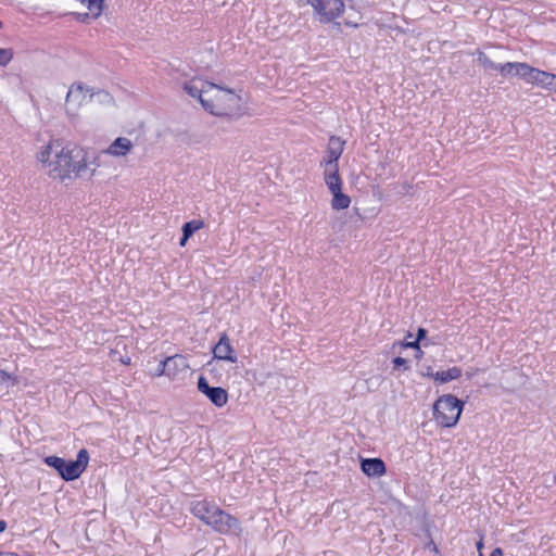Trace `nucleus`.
Returning a JSON list of instances; mask_svg holds the SVG:
<instances>
[{"mask_svg": "<svg viewBox=\"0 0 556 556\" xmlns=\"http://www.w3.org/2000/svg\"><path fill=\"white\" fill-rule=\"evenodd\" d=\"M523 81L556 92V74L542 71L529 64Z\"/></svg>", "mask_w": 556, "mask_h": 556, "instance_id": "obj_8", "label": "nucleus"}, {"mask_svg": "<svg viewBox=\"0 0 556 556\" xmlns=\"http://www.w3.org/2000/svg\"><path fill=\"white\" fill-rule=\"evenodd\" d=\"M198 390L216 407H224L228 402L227 390L222 387H211L203 376H200L198 379Z\"/></svg>", "mask_w": 556, "mask_h": 556, "instance_id": "obj_9", "label": "nucleus"}, {"mask_svg": "<svg viewBox=\"0 0 556 556\" xmlns=\"http://www.w3.org/2000/svg\"><path fill=\"white\" fill-rule=\"evenodd\" d=\"M392 364H393L394 368L403 367L405 370H407L409 368L408 361L401 356L394 357L392 361Z\"/></svg>", "mask_w": 556, "mask_h": 556, "instance_id": "obj_25", "label": "nucleus"}, {"mask_svg": "<svg viewBox=\"0 0 556 556\" xmlns=\"http://www.w3.org/2000/svg\"><path fill=\"white\" fill-rule=\"evenodd\" d=\"M528 68V63L525 62H507L504 64H500L497 66V71L503 77L508 76H518L523 80L526 76V72Z\"/></svg>", "mask_w": 556, "mask_h": 556, "instance_id": "obj_16", "label": "nucleus"}, {"mask_svg": "<svg viewBox=\"0 0 556 556\" xmlns=\"http://www.w3.org/2000/svg\"><path fill=\"white\" fill-rule=\"evenodd\" d=\"M132 149L134 143L130 139L126 137H117L106 149L102 150L101 153L114 157H123L129 154Z\"/></svg>", "mask_w": 556, "mask_h": 556, "instance_id": "obj_14", "label": "nucleus"}, {"mask_svg": "<svg viewBox=\"0 0 556 556\" xmlns=\"http://www.w3.org/2000/svg\"><path fill=\"white\" fill-rule=\"evenodd\" d=\"M189 509L195 518L219 534L238 536L242 532L240 520L222 509L214 501L194 500Z\"/></svg>", "mask_w": 556, "mask_h": 556, "instance_id": "obj_2", "label": "nucleus"}, {"mask_svg": "<svg viewBox=\"0 0 556 556\" xmlns=\"http://www.w3.org/2000/svg\"><path fill=\"white\" fill-rule=\"evenodd\" d=\"M161 372H166L169 378H175L179 372L189 368L188 359L180 354L166 357L160 362Z\"/></svg>", "mask_w": 556, "mask_h": 556, "instance_id": "obj_12", "label": "nucleus"}, {"mask_svg": "<svg viewBox=\"0 0 556 556\" xmlns=\"http://www.w3.org/2000/svg\"><path fill=\"white\" fill-rule=\"evenodd\" d=\"M345 141L338 136H330L326 155L320 161V167H339V159L344 151Z\"/></svg>", "mask_w": 556, "mask_h": 556, "instance_id": "obj_10", "label": "nucleus"}, {"mask_svg": "<svg viewBox=\"0 0 556 556\" xmlns=\"http://www.w3.org/2000/svg\"><path fill=\"white\" fill-rule=\"evenodd\" d=\"M7 529V522L4 520H0V533H2Z\"/></svg>", "mask_w": 556, "mask_h": 556, "instance_id": "obj_31", "label": "nucleus"}, {"mask_svg": "<svg viewBox=\"0 0 556 556\" xmlns=\"http://www.w3.org/2000/svg\"><path fill=\"white\" fill-rule=\"evenodd\" d=\"M13 60V50L0 48V66H7Z\"/></svg>", "mask_w": 556, "mask_h": 556, "instance_id": "obj_23", "label": "nucleus"}, {"mask_svg": "<svg viewBox=\"0 0 556 556\" xmlns=\"http://www.w3.org/2000/svg\"><path fill=\"white\" fill-rule=\"evenodd\" d=\"M478 63L485 71H497L498 63L493 62L484 52L479 51L477 56Z\"/></svg>", "mask_w": 556, "mask_h": 556, "instance_id": "obj_20", "label": "nucleus"}, {"mask_svg": "<svg viewBox=\"0 0 556 556\" xmlns=\"http://www.w3.org/2000/svg\"><path fill=\"white\" fill-rule=\"evenodd\" d=\"M88 168L96 169L101 166L100 155L97 152L87 151Z\"/></svg>", "mask_w": 556, "mask_h": 556, "instance_id": "obj_24", "label": "nucleus"}, {"mask_svg": "<svg viewBox=\"0 0 556 556\" xmlns=\"http://www.w3.org/2000/svg\"><path fill=\"white\" fill-rule=\"evenodd\" d=\"M482 547H483V542H482V540H480L479 542H477V549L481 551Z\"/></svg>", "mask_w": 556, "mask_h": 556, "instance_id": "obj_34", "label": "nucleus"}, {"mask_svg": "<svg viewBox=\"0 0 556 556\" xmlns=\"http://www.w3.org/2000/svg\"><path fill=\"white\" fill-rule=\"evenodd\" d=\"M217 85L214 83L205 81L201 78H192L188 81L184 83V90L194 99H198L202 104V101H208L207 98L204 97L210 90L216 88Z\"/></svg>", "mask_w": 556, "mask_h": 556, "instance_id": "obj_11", "label": "nucleus"}, {"mask_svg": "<svg viewBox=\"0 0 556 556\" xmlns=\"http://www.w3.org/2000/svg\"><path fill=\"white\" fill-rule=\"evenodd\" d=\"M213 354L214 357L219 361L236 363L238 359L230 340L225 332L220 334L218 342L213 348Z\"/></svg>", "mask_w": 556, "mask_h": 556, "instance_id": "obj_13", "label": "nucleus"}, {"mask_svg": "<svg viewBox=\"0 0 556 556\" xmlns=\"http://www.w3.org/2000/svg\"><path fill=\"white\" fill-rule=\"evenodd\" d=\"M324 180L330 192L342 189V179L339 167H324Z\"/></svg>", "mask_w": 556, "mask_h": 556, "instance_id": "obj_17", "label": "nucleus"}, {"mask_svg": "<svg viewBox=\"0 0 556 556\" xmlns=\"http://www.w3.org/2000/svg\"><path fill=\"white\" fill-rule=\"evenodd\" d=\"M462 376V369L457 366L451 367L447 370L437 371L431 375V378L439 383H446L456 380Z\"/></svg>", "mask_w": 556, "mask_h": 556, "instance_id": "obj_18", "label": "nucleus"}, {"mask_svg": "<svg viewBox=\"0 0 556 556\" xmlns=\"http://www.w3.org/2000/svg\"><path fill=\"white\" fill-rule=\"evenodd\" d=\"M480 556H482V553H480Z\"/></svg>", "mask_w": 556, "mask_h": 556, "instance_id": "obj_35", "label": "nucleus"}, {"mask_svg": "<svg viewBox=\"0 0 556 556\" xmlns=\"http://www.w3.org/2000/svg\"><path fill=\"white\" fill-rule=\"evenodd\" d=\"M203 226L204 223L202 220L193 219L184 224L182 232L185 233V237H191L195 231L201 229Z\"/></svg>", "mask_w": 556, "mask_h": 556, "instance_id": "obj_21", "label": "nucleus"}, {"mask_svg": "<svg viewBox=\"0 0 556 556\" xmlns=\"http://www.w3.org/2000/svg\"><path fill=\"white\" fill-rule=\"evenodd\" d=\"M214 99L202 101V108L212 115L228 118H239L243 115L242 98L232 89L217 85Z\"/></svg>", "mask_w": 556, "mask_h": 556, "instance_id": "obj_3", "label": "nucleus"}, {"mask_svg": "<svg viewBox=\"0 0 556 556\" xmlns=\"http://www.w3.org/2000/svg\"><path fill=\"white\" fill-rule=\"evenodd\" d=\"M37 160L49 168V175L62 181L91 178L96 169L88 168L87 150L61 140H50L37 154Z\"/></svg>", "mask_w": 556, "mask_h": 556, "instance_id": "obj_1", "label": "nucleus"}, {"mask_svg": "<svg viewBox=\"0 0 556 556\" xmlns=\"http://www.w3.org/2000/svg\"><path fill=\"white\" fill-rule=\"evenodd\" d=\"M88 8V10L92 13L93 17H98L102 12L103 1L104 0H81Z\"/></svg>", "mask_w": 556, "mask_h": 556, "instance_id": "obj_22", "label": "nucleus"}, {"mask_svg": "<svg viewBox=\"0 0 556 556\" xmlns=\"http://www.w3.org/2000/svg\"><path fill=\"white\" fill-rule=\"evenodd\" d=\"M155 376H166V372H161V367L159 366Z\"/></svg>", "mask_w": 556, "mask_h": 556, "instance_id": "obj_32", "label": "nucleus"}, {"mask_svg": "<svg viewBox=\"0 0 556 556\" xmlns=\"http://www.w3.org/2000/svg\"><path fill=\"white\" fill-rule=\"evenodd\" d=\"M464 404L452 394L440 396L433 404L434 419L442 427H454L459 420Z\"/></svg>", "mask_w": 556, "mask_h": 556, "instance_id": "obj_5", "label": "nucleus"}, {"mask_svg": "<svg viewBox=\"0 0 556 556\" xmlns=\"http://www.w3.org/2000/svg\"><path fill=\"white\" fill-rule=\"evenodd\" d=\"M321 24H329L344 13L345 4L342 0H305Z\"/></svg>", "mask_w": 556, "mask_h": 556, "instance_id": "obj_7", "label": "nucleus"}, {"mask_svg": "<svg viewBox=\"0 0 556 556\" xmlns=\"http://www.w3.org/2000/svg\"><path fill=\"white\" fill-rule=\"evenodd\" d=\"M426 334H427V330L424 328H419L418 332H417L416 340H418V342H420V340H422L426 337Z\"/></svg>", "mask_w": 556, "mask_h": 556, "instance_id": "obj_28", "label": "nucleus"}, {"mask_svg": "<svg viewBox=\"0 0 556 556\" xmlns=\"http://www.w3.org/2000/svg\"><path fill=\"white\" fill-rule=\"evenodd\" d=\"M11 381L12 384H15L16 378L13 377L11 374L7 372L5 370L0 369V383H5Z\"/></svg>", "mask_w": 556, "mask_h": 556, "instance_id": "obj_26", "label": "nucleus"}, {"mask_svg": "<svg viewBox=\"0 0 556 556\" xmlns=\"http://www.w3.org/2000/svg\"><path fill=\"white\" fill-rule=\"evenodd\" d=\"M332 194L331 207L336 211L345 210L351 204V198L342 192V189L337 190L334 192H330Z\"/></svg>", "mask_w": 556, "mask_h": 556, "instance_id": "obj_19", "label": "nucleus"}, {"mask_svg": "<svg viewBox=\"0 0 556 556\" xmlns=\"http://www.w3.org/2000/svg\"><path fill=\"white\" fill-rule=\"evenodd\" d=\"M88 462L89 454L85 448L78 452L76 460H66L54 455L45 458V464L55 469L65 481H73L79 478L87 468Z\"/></svg>", "mask_w": 556, "mask_h": 556, "instance_id": "obj_4", "label": "nucleus"}, {"mask_svg": "<svg viewBox=\"0 0 556 556\" xmlns=\"http://www.w3.org/2000/svg\"><path fill=\"white\" fill-rule=\"evenodd\" d=\"M490 556H503V552L500 547H496L492 551V553L490 554Z\"/></svg>", "mask_w": 556, "mask_h": 556, "instance_id": "obj_29", "label": "nucleus"}, {"mask_svg": "<svg viewBox=\"0 0 556 556\" xmlns=\"http://www.w3.org/2000/svg\"><path fill=\"white\" fill-rule=\"evenodd\" d=\"M404 348H409V349H419V342L418 340H415V341H410V342H405L402 344Z\"/></svg>", "mask_w": 556, "mask_h": 556, "instance_id": "obj_27", "label": "nucleus"}, {"mask_svg": "<svg viewBox=\"0 0 556 556\" xmlns=\"http://www.w3.org/2000/svg\"><path fill=\"white\" fill-rule=\"evenodd\" d=\"M189 238H190V237H185V233L182 232V237H181V239H180L179 244L184 247V245L186 244V242L188 241V239H189Z\"/></svg>", "mask_w": 556, "mask_h": 556, "instance_id": "obj_30", "label": "nucleus"}, {"mask_svg": "<svg viewBox=\"0 0 556 556\" xmlns=\"http://www.w3.org/2000/svg\"><path fill=\"white\" fill-rule=\"evenodd\" d=\"M361 468L368 477H381L386 473V464L381 458H363Z\"/></svg>", "mask_w": 556, "mask_h": 556, "instance_id": "obj_15", "label": "nucleus"}, {"mask_svg": "<svg viewBox=\"0 0 556 556\" xmlns=\"http://www.w3.org/2000/svg\"><path fill=\"white\" fill-rule=\"evenodd\" d=\"M433 374H434V372H432V371H431V368L429 367V368H428V370H427V372H426V374H424V376L431 378V375H433Z\"/></svg>", "mask_w": 556, "mask_h": 556, "instance_id": "obj_33", "label": "nucleus"}, {"mask_svg": "<svg viewBox=\"0 0 556 556\" xmlns=\"http://www.w3.org/2000/svg\"><path fill=\"white\" fill-rule=\"evenodd\" d=\"M94 96H102L104 99L109 98V93L103 90L94 91L83 83H74L71 85L66 99L65 108L67 114L76 115L77 110L88 101H91Z\"/></svg>", "mask_w": 556, "mask_h": 556, "instance_id": "obj_6", "label": "nucleus"}]
</instances>
